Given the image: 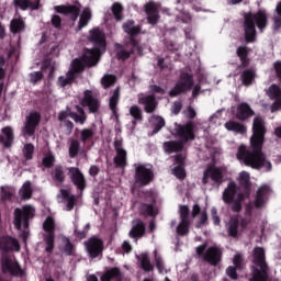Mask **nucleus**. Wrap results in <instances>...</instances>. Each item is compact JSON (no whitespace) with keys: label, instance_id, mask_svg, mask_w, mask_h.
Returning <instances> with one entry per match:
<instances>
[{"label":"nucleus","instance_id":"nucleus-1","mask_svg":"<svg viewBox=\"0 0 281 281\" xmlns=\"http://www.w3.org/2000/svg\"><path fill=\"white\" fill-rule=\"evenodd\" d=\"M265 135V120L261 116H256L252 122V136L250 137V146H239L236 157L238 161L245 166H249L255 170H260L262 168L266 170V172H269V170H272V164L262 153Z\"/></svg>","mask_w":281,"mask_h":281},{"label":"nucleus","instance_id":"nucleus-2","mask_svg":"<svg viewBox=\"0 0 281 281\" xmlns=\"http://www.w3.org/2000/svg\"><path fill=\"white\" fill-rule=\"evenodd\" d=\"M88 40L93 44L92 49H86L83 52V61L80 59L72 60V65L70 66V70L66 76H61L58 79V83L61 87H66L70 85L77 77V72L83 70L85 65L94 66L99 61V56L105 52L106 43L105 35L99 29H93L89 31Z\"/></svg>","mask_w":281,"mask_h":281},{"label":"nucleus","instance_id":"nucleus-3","mask_svg":"<svg viewBox=\"0 0 281 281\" xmlns=\"http://www.w3.org/2000/svg\"><path fill=\"white\" fill-rule=\"evenodd\" d=\"M35 216V209L32 205H24L22 207H18L14 211V227L20 232V238L22 240L26 241L30 232H29V226H30V221L33 220Z\"/></svg>","mask_w":281,"mask_h":281},{"label":"nucleus","instance_id":"nucleus-4","mask_svg":"<svg viewBox=\"0 0 281 281\" xmlns=\"http://www.w3.org/2000/svg\"><path fill=\"white\" fill-rule=\"evenodd\" d=\"M244 31L246 42H254L256 40V24L258 29L262 32L267 26V14L266 12L259 11L256 14L246 13L244 15Z\"/></svg>","mask_w":281,"mask_h":281},{"label":"nucleus","instance_id":"nucleus-5","mask_svg":"<svg viewBox=\"0 0 281 281\" xmlns=\"http://www.w3.org/2000/svg\"><path fill=\"white\" fill-rule=\"evenodd\" d=\"M135 22L134 21H127L126 23L123 24V30L125 33H127L131 38H130V46H132V50L127 52L125 49L121 50L117 53V58L120 59H127L131 56V53L133 52H137V54H142L143 49L139 46V43L134 40L133 36L137 35L138 33H140L142 29L140 26H135L134 25Z\"/></svg>","mask_w":281,"mask_h":281},{"label":"nucleus","instance_id":"nucleus-6","mask_svg":"<svg viewBox=\"0 0 281 281\" xmlns=\"http://www.w3.org/2000/svg\"><path fill=\"white\" fill-rule=\"evenodd\" d=\"M254 263L257 268L254 271V277L251 281H267L268 279V265L266 262V252L262 247H256L254 249Z\"/></svg>","mask_w":281,"mask_h":281},{"label":"nucleus","instance_id":"nucleus-7","mask_svg":"<svg viewBox=\"0 0 281 281\" xmlns=\"http://www.w3.org/2000/svg\"><path fill=\"white\" fill-rule=\"evenodd\" d=\"M196 255L200 259L211 266H217L222 260L223 251L218 246H207L202 244L196 247Z\"/></svg>","mask_w":281,"mask_h":281},{"label":"nucleus","instance_id":"nucleus-8","mask_svg":"<svg viewBox=\"0 0 281 281\" xmlns=\"http://www.w3.org/2000/svg\"><path fill=\"white\" fill-rule=\"evenodd\" d=\"M135 168V183L138 186H148L154 180V171L150 165H144L140 162L134 164Z\"/></svg>","mask_w":281,"mask_h":281},{"label":"nucleus","instance_id":"nucleus-9","mask_svg":"<svg viewBox=\"0 0 281 281\" xmlns=\"http://www.w3.org/2000/svg\"><path fill=\"white\" fill-rule=\"evenodd\" d=\"M202 183L206 186L207 183H211L212 186H216L220 188L221 183H223V173L222 170L217 167H209L203 172Z\"/></svg>","mask_w":281,"mask_h":281},{"label":"nucleus","instance_id":"nucleus-10","mask_svg":"<svg viewBox=\"0 0 281 281\" xmlns=\"http://www.w3.org/2000/svg\"><path fill=\"white\" fill-rule=\"evenodd\" d=\"M41 122V114L33 111L26 115V122H24V127H22V135L24 137H32L34 135L38 124Z\"/></svg>","mask_w":281,"mask_h":281},{"label":"nucleus","instance_id":"nucleus-11","mask_svg":"<svg viewBox=\"0 0 281 281\" xmlns=\"http://www.w3.org/2000/svg\"><path fill=\"white\" fill-rule=\"evenodd\" d=\"M193 77L190 74L182 72L173 89L169 91V95L176 97L183 91L191 90L193 86Z\"/></svg>","mask_w":281,"mask_h":281},{"label":"nucleus","instance_id":"nucleus-12","mask_svg":"<svg viewBox=\"0 0 281 281\" xmlns=\"http://www.w3.org/2000/svg\"><path fill=\"white\" fill-rule=\"evenodd\" d=\"M2 272L18 278H23L24 276V271L21 269L19 262L7 256L2 258Z\"/></svg>","mask_w":281,"mask_h":281},{"label":"nucleus","instance_id":"nucleus-13","mask_svg":"<svg viewBox=\"0 0 281 281\" xmlns=\"http://www.w3.org/2000/svg\"><path fill=\"white\" fill-rule=\"evenodd\" d=\"M55 221L53 217H46L44 221V232H46V236H44V243H46V252L52 254L54 249V239H55Z\"/></svg>","mask_w":281,"mask_h":281},{"label":"nucleus","instance_id":"nucleus-14","mask_svg":"<svg viewBox=\"0 0 281 281\" xmlns=\"http://www.w3.org/2000/svg\"><path fill=\"white\" fill-rule=\"evenodd\" d=\"M180 223L177 226V235L186 236L189 233V207L187 205H180L179 207Z\"/></svg>","mask_w":281,"mask_h":281},{"label":"nucleus","instance_id":"nucleus-15","mask_svg":"<svg viewBox=\"0 0 281 281\" xmlns=\"http://www.w3.org/2000/svg\"><path fill=\"white\" fill-rule=\"evenodd\" d=\"M195 125L192 122H188L186 125H176V135L182 143L194 139Z\"/></svg>","mask_w":281,"mask_h":281},{"label":"nucleus","instance_id":"nucleus-16","mask_svg":"<svg viewBox=\"0 0 281 281\" xmlns=\"http://www.w3.org/2000/svg\"><path fill=\"white\" fill-rule=\"evenodd\" d=\"M160 3H156L154 1H149L144 5V11L147 15V22L149 24H157L159 20V10Z\"/></svg>","mask_w":281,"mask_h":281},{"label":"nucleus","instance_id":"nucleus-17","mask_svg":"<svg viewBox=\"0 0 281 281\" xmlns=\"http://www.w3.org/2000/svg\"><path fill=\"white\" fill-rule=\"evenodd\" d=\"M114 150L116 153L114 157V164L119 168H124L127 161V151L123 148V143L121 139L114 140Z\"/></svg>","mask_w":281,"mask_h":281},{"label":"nucleus","instance_id":"nucleus-18","mask_svg":"<svg viewBox=\"0 0 281 281\" xmlns=\"http://www.w3.org/2000/svg\"><path fill=\"white\" fill-rule=\"evenodd\" d=\"M102 248L103 243L97 237H91L86 241V250H88V255L91 259L97 258L102 252Z\"/></svg>","mask_w":281,"mask_h":281},{"label":"nucleus","instance_id":"nucleus-19","mask_svg":"<svg viewBox=\"0 0 281 281\" xmlns=\"http://www.w3.org/2000/svg\"><path fill=\"white\" fill-rule=\"evenodd\" d=\"M81 105L88 106L91 113H95L100 108V101L90 90H86L83 99H81Z\"/></svg>","mask_w":281,"mask_h":281},{"label":"nucleus","instance_id":"nucleus-20","mask_svg":"<svg viewBox=\"0 0 281 281\" xmlns=\"http://www.w3.org/2000/svg\"><path fill=\"white\" fill-rule=\"evenodd\" d=\"M270 192H271V189L268 186H261L258 189L256 199L254 202L255 209L260 210L266 206Z\"/></svg>","mask_w":281,"mask_h":281},{"label":"nucleus","instance_id":"nucleus-21","mask_svg":"<svg viewBox=\"0 0 281 281\" xmlns=\"http://www.w3.org/2000/svg\"><path fill=\"white\" fill-rule=\"evenodd\" d=\"M236 119H238L239 121H245L251 116L255 115V112L254 110L251 109V106L246 103V102H243V103H239L235 110H233Z\"/></svg>","mask_w":281,"mask_h":281},{"label":"nucleus","instance_id":"nucleus-22","mask_svg":"<svg viewBox=\"0 0 281 281\" xmlns=\"http://www.w3.org/2000/svg\"><path fill=\"white\" fill-rule=\"evenodd\" d=\"M57 199H59V201H61V203H64V205H66V212H71L75 207V203H76V196L66 189H61L59 190V194L57 195Z\"/></svg>","mask_w":281,"mask_h":281},{"label":"nucleus","instance_id":"nucleus-23","mask_svg":"<svg viewBox=\"0 0 281 281\" xmlns=\"http://www.w3.org/2000/svg\"><path fill=\"white\" fill-rule=\"evenodd\" d=\"M190 0H176L177 3V13H176V20L177 22H182L184 24L191 23L192 18L190 13L184 11L183 4L189 2Z\"/></svg>","mask_w":281,"mask_h":281},{"label":"nucleus","instance_id":"nucleus-24","mask_svg":"<svg viewBox=\"0 0 281 281\" xmlns=\"http://www.w3.org/2000/svg\"><path fill=\"white\" fill-rule=\"evenodd\" d=\"M68 175H70V180H72V183H75V186H77L79 190L81 191L85 190L86 179L78 168L76 167L68 168Z\"/></svg>","mask_w":281,"mask_h":281},{"label":"nucleus","instance_id":"nucleus-25","mask_svg":"<svg viewBox=\"0 0 281 281\" xmlns=\"http://www.w3.org/2000/svg\"><path fill=\"white\" fill-rule=\"evenodd\" d=\"M80 3H75V4H69V5H61V7H57L55 8V10H57V12L59 13H64L66 15H70V18H72L74 21H76L79 16L80 13Z\"/></svg>","mask_w":281,"mask_h":281},{"label":"nucleus","instance_id":"nucleus-26","mask_svg":"<svg viewBox=\"0 0 281 281\" xmlns=\"http://www.w3.org/2000/svg\"><path fill=\"white\" fill-rule=\"evenodd\" d=\"M268 95L271 99H274V102L271 106V112H276L281 108V89L279 86L272 85L268 90Z\"/></svg>","mask_w":281,"mask_h":281},{"label":"nucleus","instance_id":"nucleus-27","mask_svg":"<svg viewBox=\"0 0 281 281\" xmlns=\"http://www.w3.org/2000/svg\"><path fill=\"white\" fill-rule=\"evenodd\" d=\"M0 249L3 251H20V244L19 240L12 237H1L0 238Z\"/></svg>","mask_w":281,"mask_h":281},{"label":"nucleus","instance_id":"nucleus-28","mask_svg":"<svg viewBox=\"0 0 281 281\" xmlns=\"http://www.w3.org/2000/svg\"><path fill=\"white\" fill-rule=\"evenodd\" d=\"M175 164L172 167V175L177 177V179H184L186 170H184V156L177 155L175 157Z\"/></svg>","mask_w":281,"mask_h":281},{"label":"nucleus","instance_id":"nucleus-29","mask_svg":"<svg viewBox=\"0 0 281 281\" xmlns=\"http://www.w3.org/2000/svg\"><path fill=\"white\" fill-rule=\"evenodd\" d=\"M138 103L144 105L146 113H153L157 108V101L154 95H144L138 98Z\"/></svg>","mask_w":281,"mask_h":281},{"label":"nucleus","instance_id":"nucleus-30","mask_svg":"<svg viewBox=\"0 0 281 281\" xmlns=\"http://www.w3.org/2000/svg\"><path fill=\"white\" fill-rule=\"evenodd\" d=\"M237 186L235 182H229L227 188L224 190L222 194L223 202L225 204H232L235 195L237 194Z\"/></svg>","mask_w":281,"mask_h":281},{"label":"nucleus","instance_id":"nucleus-31","mask_svg":"<svg viewBox=\"0 0 281 281\" xmlns=\"http://www.w3.org/2000/svg\"><path fill=\"white\" fill-rule=\"evenodd\" d=\"M226 131H232L233 133H237L238 135H246L247 127L237 121L229 120L224 124Z\"/></svg>","mask_w":281,"mask_h":281},{"label":"nucleus","instance_id":"nucleus-32","mask_svg":"<svg viewBox=\"0 0 281 281\" xmlns=\"http://www.w3.org/2000/svg\"><path fill=\"white\" fill-rule=\"evenodd\" d=\"M14 140L13 130L9 126L2 128L1 135H0V142L9 148V146H12Z\"/></svg>","mask_w":281,"mask_h":281},{"label":"nucleus","instance_id":"nucleus-33","mask_svg":"<svg viewBox=\"0 0 281 281\" xmlns=\"http://www.w3.org/2000/svg\"><path fill=\"white\" fill-rule=\"evenodd\" d=\"M145 234V225L140 220H135L133 222V227L128 235L131 238H139Z\"/></svg>","mask_w":281,"mask_h":281},{"label":"nucleus","instance_id":"nucleus-34","mask_svg":"<svg viewBox=\"0 0 281 281\" xmlns=\"http://www.w3.org/2000/svg\"><path fill=\"white\" fill-rule=\"evenodd\" d=\"M13 4L15 9H20L22 11H25L27 9H31V10L38 9V2H32L31 0H13Z\"/></svg>","mask_w":281,"mask_h":281},{"label":"nucleus","instance_id":"nucleus-35","mask_svg":"<svg viewBox=\"0 0 281 281\" xmlns=\"http://www.w3.org/2000/svg\"><path fill=\"white\" fill-rule=\"evenodd\" d=\"M191 214L193 218L200 214V221L196 223V228H201L207 222V213L205 211L201 212V207L198 204L193 205Z\"/></svg>","mask_w":281,"mask_h":281},{"label":"nucleus","instance_id":"nucleus-36","mask_svg":"<svg viewBox=\"0 0 281 281\" xmlns=\"http://www.w3.org/2000/svg\"><path fill=\"white\" fill-rule=\"evenodd\" d=\"M91 18H92L91 10L89 8L83 9V12H81V15H79V25H77V31H80L85 26H87Z\"/></svg>","mask_w":281,"mask_h":281},{"label":"nucleus","instance_id":"nucleus-37","mask_svg":"<svg viewBox=\"0 0 281 281\" xmlns=\"http://www.w3.org/2000/svg\"><path fill=\"white\" fill-rule=\"evenodd\" d=\"M137 259L139 261V267L142 268V270H144L145 272L154 271V266L151 265L150 259L147 254H140L137 257Z\"/></svg>","mask_w":281,"mask_h":281},{"label":"nucleus","instance_id":"nucleus-38","mask_svg":"<svg viewBox=\"0 0 281 281\" xmlns=\"http://www.w3.org/2000/svg\"><path fill=\"white\" fill-rule=\"evenodd\" d=\"M183 148V143L179 142H165L164 143V150L165 153H179Z\"/></svg>","mask_w":281,"mask_h":281},{"label":"nucleus","instance_id":"nucleus-39","mask_svg":"<svg viewBox=\"0 0 281 281\" xmlns=\"http://www.w3.org/2000/svg\"><path fill=\"white\" fill-rule=\"evenodd\" d=\"M120 100V91L115 89L109 100V106L113 113V115H117V103Z\"/></svg>","mask_w":281,"mask_h":281},{"label":"nucleus","instance_id":"nucleus-40","mask_svg":"<svg viewBox=\"0 0 281 281\" xmlns=\"http://www.w3.org/2000/svg\"><path fill=\"white\" fill-rule=\"evenodd\" d=\"M149 121L154 126V134L159 133V131H161V128H164L166 125L164 117L159 115H153Z\"/></svg>","mask_w":281,"mask_h":281},{"label":"nucleus","instance_id":"nucleus-41","mask_svg":"<svg viewBox=\"0 0 281 281\" xmlns=\"http://www.w3.org/2000/svg\"><path fill=\"white\" fill-rule=\"evenodd\" d=\"M15 190L11 187H2L1 199L3 202H11L14 199Z\"/></svg>","mask_w":281,"mask_h":281},{"label":"nucleus","instance_id":"nucleus-42","mask_svg":"<svg viewBox=\"0 0 281 281\" xmlns=\"http://www.w3.org/2000/svg\"><path fill=\"white\" fill-rule=\"evenodd\" d=\"M80 150V142L78 139H70V145H68V155L70 159H75Z\"/></svg>","mask_w":281,"mask_h":281},{"label":"nucleus","instance_id":"nucleus-43","mask_svg":"<svg viewBox=\"0 0 281 281\" xmlns=\"http://www.w3.org/2000/svg\"><path fill=\"white\" fill-rule=\"evenodd\" d=\"M32 195V184L30 181L24 182L22 188H20V198L22 200H30Z\"/></svg>","mask_w":281,"mask_h":281},{"label":"nucleus","instance_id":"nucleus-44","mask_svg":"<svg viewBox=\"0 0 281 281\" xmlns=\"http://www.w3.org/2000/svg\"><path fill=\"white\" fill-rule=\"evenodd\" d=\"M77 112H72L70 113V117H72V120H75L77 123L79 124H85L86 120H87V115L83 111V109L79 105H77Z\"/></svg>","mask_w":281,"mask_h":281},{"label":"nucleus","instance_id":"nucleus-45","mask_svg":"<svg viewBox=\"0 0 281 281\" xmlns=\"http://www.w3.org/2000/svg\"><path fill=\"white\" fill-rule=\"evenodd\" d=\"M155 266L160 274H166L168 271L165 268L164 260L160 255H158L157 250H154Z\"/></svg>","mask_w":281,"mask_h":281},{"label":"nucleus","instance_id":"nucleus-46","mask_svg":"<svg viewBox=\"0 0 281 281\" xmlns=\"http://www.w3.org/2000/svg\"><path fill=\"white\" fill-rule=\"evenodd\" d=\"M25 29V23L22 19L20 18H14L12 21H11V31L13 33H20L22 31H24Z\"/></svg>","mask_w":281,"mask_h":281},{"label":"nucleus","instance_id":"nucleus-47","mask_svg":"<svg viewBox=\"0 0 281 281\" xmlns=\"http://www.w3.org/2000/svg\"><path fill=\"white\" fill-rule=\"evenodd\" d=\"M248 196H249V193H244V194L239 193L237 195V200H235L233 202L232 210L234 212H240L241 211V202H244Z\"/></svg>","mask_w":281,"mask_h":281},{"label":"nucleus","instance_id":"nucleus-48","mask_svg":"<svg viewBox=\"0 0 281 281\" xmlns=\"http://www.w3.org/2000/svg\"><path fill=\"white\" fill-rule=\"evenodd\" d=\"M120 276V270L117 268H112L104 272L101 277V281H111L112 279H116Z\"/></svg>","mask_w":281,"mask_h":281},{"label":"nucleus","instance_id":"nucleus-49","mask_svg":"<svg viewBox=\"0 0 281 281\" xmlns=\"http://www.w3.org/2000/svg\"><path fill=\"white\" fill-rule=\"evenodd\" d=\"M53 180L57 183H63L65 181V172L61 167H55L53 170Z\"/></svg>","mask_w":281,"mask_h":281},{"label":"nucleus","instance_id":"nucleus-50","mask_svg":"<svg viewBox=\"0 0 281 281\" xmlns=\"http://www.w3.org/2000/svg\"><path fill=\"white\" fill-rule=\"evenodd\" d=\"M238 182L245 188H250V173L247 171H241L238 176Z\"/></svg>","mask_w":281,"mask_h":281},{"label":"nucleus","instance_id":"nucleus-51","mask_svg":"<svg viewBox=\"0 0 281 281\" xmlns=\"http://www.w3.org/2000/svg\"><path fill=\"white\" fill-rule=\"evenodd\" d=\"M55 161H56V157L54 153L48 151L44 156V159H42V166H46V168H50V166H54Z\"/></svg>","mask_w":281,"mask_h":281},{"label":"nucleus","instance_id":"nucleus-52","mask_svg":"<svg viewBox=\"0 0 281 281\" xmlns=\"http://www.w3.org/2000/svg\"><path fill=\"white\" fill-rule=\"evenodd\" d=\"M130 115L135 120V121H142L143 115H142V109L138 105H132L128 109Z\"/></svg>","mask_w":281,"mask_h":281},{"label":"nucleus","instance_id":"nucleus-53","mask_svg":"<svg viewBox=\"0 0 281 281\" xmlns=\"http://www.w3.org/2000/svg\"><path fill=\"white\" fill-rule=\"evenodd\" d=\"M277 14L273 18V30H279L281 27V2L276 7Z\"/></svg>","mask_w":281,"mask_h":281},{"label":"nucleus","instance_id":"nucleus-54","mask_svg":"<svg viewBox=\"0 0 281 281\" xmlns=\"http://www.w3.org/2000/svg\"><path fill=\"white\" fill-rule=\"evenodd\" d=\"M115 80H116L115 76L104 75L101 79V85L104 89H106V88L113 86L115 83Z\"/></svg>","mask_w":281,"mask_h":281},{"label":"nucleus","instance_id":"nucleus-55","mask_svg":"<svg viewBox=\"0 0 281 281\" xmlns=\"http://www.w3.org/2000/svg\"><path fill=\"white\" fill-rule=\"evenodd\" d=\"M255 78V72L252 70H245L241 75V81L245 86H249Z\"/></svg>","mask_w":281,"mask_h":281},{"label":"nucleus","instance_id":"nucleus-56","mask_svg":"<svg viewBox=\"0 0 281 281\" xmlns=\"http://www.w3.org/2000/svg\"><path fill=\"white\" fill-rule=\"evenodd\" d=\"M139 212L144 216H155L156 215L155 210H154L153 205H150V204H142L139 207Z\"/></svg>","mask_w":281,"mask_h":281},{"label":"nucleus","instance_id":"nucleus-57","mask_svg":"<svg viewBox=\"0 0 281 281\" xmlns=\"http://www.w3.org/2000/svg\"><path fill=\"white\" fill-rule=\"evenodd\" d=\"M237 228H238V220L232 218L228 225V234L231 237L237 236Z\"/></svg>","mask_w":281,"mask_h":281},{"label":"nucleus","instance_id":"nucleus-58","mask_svg":"<svg viewBox=\"0 0 281 281\" xmlns=\"http://www.w3.org/2000/svg\"><path fill=\"white\" fill-rule=\"evenodd\" d=\"M64 255L71 256L74 254V245L70 243L69 238L64 237Z\"/></svg>","mask_w":281,"mask_h":281},{"label":"nucleus","instance_id":"nucleus-59","mask_svg":"<svg viewBox=\"0 0 281 281\" xmlns=\"http://www.w3.org/2000/svg\"><path fill=\"white\" fill-rule=\"evenodd\" d=\"M122 11H123V8L120 3H114L112 5V13H113L116 21L122 20Z\"/></svg>","mask_w":281,"mask_h":281},{"label":"nucleus","instance_id":"nucleus-60","mask_svg":"<svg viewBox=\"0 0 281 281\" xmlns=\"http://www.w3.org/2000/svg\"><path fill=\"white\" fill-rule=\"evenodd\" d=\"M24 154V158L32 159L33 153H34V145L33 144H26L24 145V149L22 150Z\"/></svg>","mask_w":281,"mask_h":281},{"label":"nucleus","instance_id":"nucleus-61","mask_svg":"<svg viewBox=\"0 0 281 281\" xmlns=\"http://www.w3.org/2000/svg\"><path fill=\"white\" fill-rule=\"evenodd\" d=\"M236 53H237L238 57L240 58V60L243 61V64L246 65L248 48L245 46H240L237 48Z\"/></svg>","mask_w":281,"mask_h":281},{"label":"nucleus","instance_id":"nucleus-62","mask_svg":"<svg viewBox=\"0 0 281 281\" xmlns=\"http://www.w3.org/2000/svg\"><path fill=\"white\" fill-rule=\"evenodd\" d=\"M93 135L94 133L92 130H81V142H89V139H92Z\"/></svg>","mask_w":281,"mask_h":281},{"label":"nucleus","instance_id":"nucleus-63","mask_svg":"<svg viewBox=\"0 0 281 281\" xmlns=\"http://www.w3.org/2000/svg\"><path fill=\"white\" fill-rule=\"evenodd\" d=\"M233 265L235 266L236 269L240 270L243 269V257L240 254H236L234 259H233Z\"/></svg>","mask_w":281,"mask_h":281},{"label":"nucleus","instance_id":"nucleus-64","mask_svg":"<svg viewBox=\"0 0 281 281\" xmlns=\"http://www.w3.org/2000/svg\"><path fill=\"white\" fill-rule=\"evenodd\" d=\"M42 78H43L42 71L31 72V82L36 83L37 81L42 80Z\"/></svg>","mask_w":281,"mask_h":281}]
</instances>
